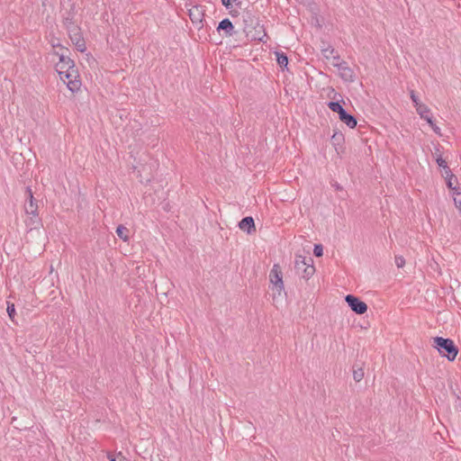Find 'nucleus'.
Returning a JSON list of instances; mask_svg holds the SVG:
<instances>
[{"label": "nucleus", "instance_id": "37", "mask_svg": "<svg viewBox=\"0 0 461 461\" xmlns=\"http://www.w3.org/2000/svg\"><path fill=\"white\" fill-rule=\"evenodd\" d=\"M230 10V14H231V16H237L239 12L237 10H233V9H229Z\"/></svg>", "mask_w": 461, "mask_h": 461}, {"label": "nucleus", "instance_id": "17", "mask_svg": "<svg viewBox=\"0 0 461 461\" xmlns=\"http://www.w3.org/2000/svg\"><path fill=\"white\" fill-rule=\"evenodd\" d=\"M419 115L424 119L429 124H432V116L430 115V110L427 105H419L417 109Z\"/></svg>", "mask_w": 461, "mask_h": 461}, {"label": "nucleus", "instance_id": "2", "mask_svg": "<svg viewBox=\"0 0 461 461\" xmlns=\"http://www.w3.org/2000/svg\"><path fill=\"white\" fill-rule=\"evenodd\" d=\"M433 347L438 349L442 357H447L448 361H454L458 353L457 347L450 339L435 337L433 338Z\"/></svg>", "mask_w": 461, "mask_h": 461}, {"label": "nucleus", "instance_id": "26", "mask_svg": "<svg viewBox=\"0 0 461 461\" xmlns=\"http://www.w3.org/2000/svg\"><path fill=\"white\" fill-rule=\"evenodd\" d=\"M456 181L457 179L456 176L455 177H448L447 179H446L447 186L452 191H455V189H458L459 187L454 185V183Z\"/></svg>", "mask_w": 461, "mask_h": 461}, {"label": "nucleus", "instance_id": "34", "mask_svg": "<svg viewBox=\"0 0 461 461\" xmlns=\"http://www.w3.org/2000/svg\"><path fill=\"white\" fill-rule=\"evenodd\" d=\"M332 59H333V62H332L333 66H334V63H343V62H345L344 60L340 59V57H339V55L337 54V52L335 53L334 56H332Z\"/></svg>", "mask_w": 461, "mask_h": 461}, {"label": "nucleus", "instance_id": "9", "mask_svg": "<svg viewBox=\"0 0 461 461\" xmlns=\"http://www.w3.org/2000/svg\"><path fill=\"white\" fill-rule=\"evenodd\" d=\"M334 67L338 68L339 71V76L344 81L349 83L355 81V72L351 68L348 66L347 62L334 63Z\"/></svg>", "mask_w": 461, "mask_h": 461}, {"label": "nucleus", "instance_id": "16", "mask_svg": "<svg viewBox=\"0 0 461 461\" xmlns=\"http://www.w3.org/2000/svg\"><path fill=\"white\" fill-rule=\"evenodd\" d=\"M25 224L31 230L37 229L41 225V221L38 216V213L30 214L28 218L25 220Z\"/></svg>", "mask_w": 461, "mask_h": 461}, {"label": "nucleus", "instance_id": "4", "mask_svg": "<svg viewBox=\"0 0 461 461\" xmlns=\"http://www.w3.org/2000/svg\"><path fill=\"white\" fill-rule=\"evenodd\" d=\"M54 54L59 59V61L56 64V71L60 78H64V75L68 71L76 69L74 60L68 57L66 53L54 51Z\"/></svg>", "mask_w": 461, "mask_h": 461}, {"label": "nucleus", "instance_id": "35", "mask_svg": "<svg viewBox=\"0 0 461 461\" xmlns=\"http://www.w3.org/2000/svg\"><path fill=\"white\" fill-rule=\"evenodd\" d=\"M429 126L432 128L433 131L436 133V134H438V135H441L440 133V129L434 123V122L432 121V124H429Z\"/></svg>", "mask_w": 461, "mask_h": 461}, {"label": "nucleus", "instance_id": "30", "mask_svg": "<svg viewBox=\"0 0 461 461\" xmlns=\"http://www.w3.org/2000/svg\"><path fill=\"white\" fill-rule=\"evenodd\" d=\"M442 176L445 179H447L448 177H455V175L452 173L448 166L443 169Z\"/></svg>", "mask_w": 461, "mask_h": 461}, {"label": "nucleus", "instance_id": "6", "mask_svg": "<svg viewBox=\"0 0 461 461\" xmlns=\"http://www.w3.org/2000/svg\"><path fill=\"white\" fill-rule=\"evenodd\" d=\"M68 37L72 43L75 45L77 50L80 52H84L86 49V41L82 36L79 26L73 27V29L68 31Z\"/></svg>", "mask_w": 461, "mask_h": 461}, {"label": "nucleus", "instance_id": "27", "mask_svg": "<svg viewBox=\"0 0 461 461\" xmlns=\"http://www.w3.org/2000/svg\"><path fill=\"white\" fill-rule=\"evenodd\" d=\"M410 95H411V101L414 104V106H415L416 110L418 109L419 105H424L423 104H421L420 102L418 96L416 95V94H415V92L413 90L411 91Z\"/></svg>", "mask_w": 461, "mask_h": 461}, {"label": "nucleus", "instance_id": "15", "mask_svg": "<svg viewBox=\"0 0 461 461\" xmlns=\"http://www.w3.org/2000/svg\"><path fill=\"white\" fill-rule=\"evenodd\" d=\"M339 120L344 122L346 125H348L350 129H353L357 126V119L355 116L349 114L347 113V111H344L339 116Z\"/></svg>", "mask_w": 461, "mask_h": 461}, {"label": "nucleus", "instance_id": "11", "mask_svg": "<svg viewBox=\"0 0 461 461\" xmlns=\"http://www.w3.org/2000/svg\"><path fill=\"white\" fill-rule=\"evenodd\" d=\"M217 31L219 32H222L225 37H230L235 34L234 26L230 20L228 18H225L219 23Z\"/></svg>", "mask_w": 461, "mask_h": 461}, {"label": "nucleus", "instance_id": "8", "mask_svg": "<svg viewBox=\"0 0 461 461\" xmlns=\"http://www.w3.org/2000/svg\"><path fill=\"white\" fill-rule=\"evenodd\" d=\"M345 301L350 309L357 314H364L367 311V305L365 302L359 300L353 294H348L345 297Z\"/></svg>", "mask_w": 461, "mask_h": 461}, {"label": "nucleus", "instance_id": "5", "mask_svg": "<svg viewBox=\"0 0 461 461\" xmlns=\"http://www.w3.org/2000/svg\"><path fill=\"white\" fill-rule=\"evenodd\" d=\"M68 86V88L75 93L80 89L81 81L77 69H72L64 75V78H60Z\"/></svg>", "mask_w": 461, "mask_h": 461}, {"label": "nucleus", "instance_id": "28", "mask_svg": "<svg viewBox=\"0 0 461 461\" xmlns=\"http://www.w3.org/2000/svg\"><path fill=\"white\" fill-rule=\"evenodd\" d=\"M7 313L11 320H14L15 315V307L14 303H7Z\"/></svg>", "mask_w": 461, "mask_h": 461}, {"label": "nucleus", "instance_id": "13", "mask_svg": "<svg viewBox=\"0 0 461 461\" xmlns=\"http://www.w3.org/2000/svg\"><path fill=\"white\" fill-rule=\"evenodd\" d=\"M239 227L241 230L250 234L256 231L254 219L251 216L244 217L239 223Z\"/></svg>", "mask_w": 461, "mask_h": 461}, {"label": "nucleus", "instance_id": "19", "mask_svg": "<svg viewBox=\"0 0 461 461\" xmlns=\"http://www.w3.org/2000/svg\"><path fill=\"white\" fill-rule=\"evenodd\" d=\"M327 106L334 113H337L339 114V116L344 112L346 111L342 105L340 104V103L339 101L337 102H333V101H330L327 104Z\"/></svg>", "mask_w": 461, "mask_h": 461}, {"label": "nucleus", "instance_id": "10", "mask_svg": "<svg viewBox=\"0 0 461 461\" xmlns=\"http://www.w3.org/2000/svg\"><path fill=\"white\" fill-rule=\"evenodd\" d=\"M75 6L74 5H71L70 9L67 10L62 14V23L67 31L73 29V27H77L75 22Z\"/></svg>", "mask_w": 461, "mask_h": 461}, {"label": "nucleus", "instance_id": "32", "mask_svg": "<svg viewBox=\"0 0 461 461\" xmlns=\"http://www.w3.org/2000/svg\"><path fill=\"white\" fill-rule=\"evenodd\" d=\"M395 264L398 267H402L405 264V259L402 256L395 257Z\"/></svg>", "mask_w": 461, "mask_h": 461}, {"label": "nucleus", "instance_id": "36", "mask_svg": "<svg viewBox=\"0 0 461 461\" xmlns=\"http://www.w3.org/2000/svg\"><path fill=\"white\" fill-rule=\"evenodd\" d=\"M107 458L110 460V461H116L113 455L111 453V452H107Z\"/></svg>", "mask_w": 461, "mask_h": 461}, {"label": "nucleus", "instance_id": "29", "mask_svg": "<svg viewBox=\"0 0 461 461\" xmlns=\"http://www.w3.org/2000/svg\"><path fill=\"white\" fill-rule=\"evenodd\" d=\"M313 254L315 257H321L323 255V247L321 244H315L313 248Z\"/></svg>", "mask_w": 461, "mask_h": 461}, {"label": "nucleus", "instance_id": "22", "mask_svg": "<svg viewBox=\"0 0 461 461\" xmlns=\"http://www.w3.org/2000/svg\"><path fill=\"white\" fill-rule=\"evenodd\" d=\"M453 199H454L455 205L461 212V188L460 187L458 189H455V191H453Z\"/></svg>", "mask_w": 461, "mask_h": 461}, {"label": "nucleus", "instance_id": "39", "mask_svg": "<svg viewBox=\"0 0 461 461\" xmlns=\"http://www.w3.org/2000/svg\"><path fill=\"white\" fill-rule=\"evenodd\" d=\"M118 456H121L122 459H125V458L122 456V452H119V453H118Z\"/></svg>", "mask_w": 461, "mask_h": 461}, {"label": "nucleus", "instance_id": "12", "mask_svg": "<svg viewBox=\"0 0 461 461\" xmlns=\"http://www.w3.org/2000/svg\"><path fill=\"white\" fill-rule=\"evenodd\" d=\"M189 17L194 24L198 28L203 26V13L199 6H193L189 9Z\"/></svg>", "mask_w": 461, "mask_h": 461}, {"label": "nucleus", "instance_id": "25", "mask_svg": "<svg viewBox=\"0 0 461 461\" xmlns=\"http://www.w3.org/2000/svg\"><path fill=\"white\" fill-rule=\"evenodd\" d=\"M364 377V370L363 368L359 367L357 369H355L353 372V378L356 382H360Z\"/></svg>", "mask_w": 461, "mask_h": 461}, {"label": "nucleus", "instance_id": "33", "mask_svg": "<svg viewBox=\"0 0 461 461\" xmlns=\"http://www.w3.org/2000/svg\"><path fill=\"white\" fill-rule=\"evenodd\" d=\"M52 47L53 48H59V52H64L65 53V51L68 50L67 48L63 47L61 44H59L58 42H55V43L52 42Z\"/></svg>", "mask_w": 461, "mask_h": 461}, {"label": "nucleus", "instance_id": "23", "mask_svg": "<svg viewBox=\"0 0 461 461\" xmlns=\"http://www.w3.org/2000/svg\"><path fill=\"white\" fill-rule=\"evenodd\" d=\"M321 53L324 56V58L330 59L335 55L336 50L333 47H331L330 45H328L326 48L321 49Z\"/></svg>", "mask_w": 461, "mask_h": 461}, {"label": "nucleus", "instance_id": "18", "mask_svg": "<svg viewBox=\"0 0 461 461\" xmlns=\"http://www.w3.org/2000/svg\"><path fill=\"white\" fill-rule=\"evenodd\" d=\"M276 61L280 68H287L288 65V58L285 53L276 51Z\"/></svg>", "mask_w": 461, "mask_h": 461}, {"label": "nucleus", "instance_id": "14", "mask_svg": "<svg viewBox=\"0 0 461 461\" xmlns=\"http://www.w3.org/2000/svg\"><path fill=\"white\" fill-rule=\"evenodd\" d=\"M27 192L29 193L30 201L24 205L25 212L27 215L37 213L38 205L35 199L33 198L32 193L30 188L27 189Z\"/></svg>", "mask_w": 461, "mask_h": 461}, {"label": "nucleus", "instance_id": "21", "mask_svg": "<svg viewBox=\"0 0 461 461\" xmlns=\"http://www.w3.org/2000/svg\"><path fill=\"white\" fill-rule=\"evenodd\" d=\"M221 4L227 9H232L233 6L241 8L242 3L240 0H221Z\"/></svg>", "mask_w": 461, "mask_h": 461}, {"label": "nucleus", "instance_id": "1", "mask_svg": "<svg viewBox=\"0 0 461 461\" xmlns=\"http://www.w3.org/2000/svg\"><path fill=\"white\" fill-rule=\"evenodd\" d=\"M243 32L249 41H257L266 42L268 39L264 25L258 17L253 15L249 12H246L242 15Z\"/></svg>", "mask_w": 461, "mask_h": 461}, {"label": "nucleus", "instance_id": "38", "mask_svg": "<svg viewBox=\"0 0 461 461\" xmlns=\"http://www.w3.org/2000/svg\"><path fill=\"white\" fill-rule=\"evenodd\" d=\"M333 186L337 189V190H342V187L339 184L336 183L335 185H333Z\"/></svg>", "mask_w": 461, "mask_h": 461}, {"label": "nucleus", "instance_id": "24", "mask_svg": "<svg viewBox=\"0 0 461 461\" xmlns=\"http://www.w3.org/2000/svg\"><path fill=\"white\" fill-rule=\"evenodd\" d=\"M334 145H339L344 140V136L340 131H335L331 137Z\"/></svg>", "mask_w": 461, "mask_h": 461}, {"label": "nucleus", "instance_id": "7", "mask_svg": "<svg viewBox=\"0 0 461 461\" xmlns=\"http://www.w3.org/2000/svg\"><path fill=\"white\" fill-rule=\"evenodd\" d=\"M270 283L277 289L280 294L284 290L283 273L278 264H275L269 273Z\"/></svg>", "mask_w": 461, "mask_h": 461}, {"label": "nucleus", "instance_id": "3", "mask_svg": "<svg viewBox=\"0 0 461 461\" xmlns=\"http://www.w3.org/2000/svg\"><path fill=\"white\" fill-rule=\"evenodd\" d=\"M294 269L296 274L303 279H309L315 272L313 260L310 257L296 256L294 260Z\"/></svg>", "mask_w": 461, "mask_h": 461}, {"label": "nucleus", "instance_id": "20", "mask_svg": "<svg viewBox=\"0 0 461 461\" xmlns=\"http://www.w3.org/2000/svg\"><path fill=\"white\" fill-rule=\"evenodd\" d=\"M116 233L123 241L129 240V230L123 225H119L116 229Z\"/></svg>", "mask_w": 461, "mask_h": 461}, {"label": "nucleus", "instance_id": "31", "mask_svg": "<svg viewBox=\"0 0 461 461\" xmlns=\"http://www.w3.org/2000/svg\"><path fill=\"white\" fill-rule=\"evenodd\" d=\"M436 162L438 164V166L439 167H441L442 169H444L445 167H447V164L446 162L445 159L442 158L441 155H439L437 158H436Z\"/></svg>", "mask_w": 461, "mask_h": 461}]
</instances>
